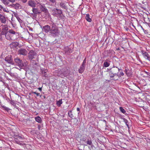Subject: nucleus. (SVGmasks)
<instances>
[{
    "mask_svg": "<svg viewBox=\"0 0 150 150\" xmlns=\"http://www.w3.org/2000/svg\"><path fill=\"white\" fill-rule=\"evenodd\" d=\"M107 71L108 72L109 75L111 78H113L115 77L120 76L118 75L119 71L118 68L117 67H113Z\"/></svg>",
    "mask_w": 150,
    "mask_h": 150,
    "instance_id": "1",
    "label": "nucleus"
},
{
    "mask_svg": "<svg viewBox=\"0 0 150 150\" xmlns=\"http://www.w3.org/2000/svg\"><path fill=\"white\" fill-rule=\"evenodd\" d=\"M51 28L50 31L51 35L54 37L58 36L59 33V31L56 25L54 23H52L51 25Z\"/></svg>",
    "mask_w": 150,
    "mask_h": 150,
    "instance_id": "2",
    "label": "nucleus"
},
{
    "mask_svg": "<svg viewBox=\"0 0 150 150\" xmlns=\"http://www.w3.org/2000/svg\"><path fill=\"white\" fill-rule=\"evenodd\" d=\"M14 60L16 64L18 66L21 68L23 67H26L27 65L26 63L24 64L22 60L18 57H16Z\"/></svg>",
    "mask_w": 150,
    "mask_h": 150,
    "instance_id": "3",
    "label": "nucleus"
},
{
    "mask_svg": "<svg viewBox=\"0 0 150 150\" xmlns=\"http://www.w3.org/2000/svg\"><path fill=\"white\" fill-rule=\"evenodd\" d=\"M14 140L16 142L20 144H21L20 143L21 142H22L24 139L23 136H20L18 135H14Z\"/></svg>",
    "mask_w": 150,
    "mask_h": 150,
    "instance_id": "4",
    "label": "nucleus"
},
{
    "mask_svg": "<svg viewBox=\"0 0 150 150\" xmlns=\"http://www.w3.org/2000/svg\"><path fill=\"white\" fill-rule=\"evenodd\" d=\"M28 57L30 60H32L34 58H35L37 57L36 53L33 50H31L28 54Z\"/></svg>",
    "mask_w": 150,
    "mask_h": 150,
    "instance_id": "5",
    "label": "nucleus"
},
{
    "mask_svg": "<svg viewBox=\"0 0 150 150\" xmlns=\"http://www.w3.org/2000/svg\"><path fill=\"white\" fill-rule=\"evenodd\" d=\"M1 26H2V28L0 34L1 35H5V34L8 33V26L6 25H1Z\"/></svg>",
    "mask_w": 150,
    "mask_h": 150,
    "instance_id": "6",
    "label": "nucleus"
},
{
    "mask_svg": "<svg viewBox=\"0 0 150 150\" xmlns=\"http://www.w3.org/2000/svg\"><path fill=\"white\" fill-rule=\"evenodd\" d=\"M52 15L55 16H56L57 15H60L62 13V12L61 10L58 9L54 8L52 10Z\"/></svg>",
    "mask_w": 150,
    "mask_h": 150,
    "instance_id": "7",
    "label": "nucleus"
},
{
    "mask_svg": "<svg viewBox=\"0 0 150 150\" xmlns=\"http://www.w3.org/2000/svg\"><path fill=\"white\" fill-rule=\"evenodd\" d=\"M4 59L5 61L8 63L12 64H14L12 58V56L11 55H8Z\"/></svg>",
    "mask_w": 150,
    "mask_h": 150,
    "instance_id": "8",
    "label": "nucleus"
},
{
    "mask_svg": "<svg viewBox=\"0 0 150 150\" xmlns=\"http://www.w3.org/2000/svg\"><path fill=\"white\" fill-rule=\"evenodd\" d=\"M142 54L144 57L145 59L150 61V53H149L148 52L144 51H142Z\"/></svg>",
    "mask_w": 150,
    "mask_h": 150,
    "instance_id": "9",
    "label": "nucleus"
},
{
    "mask_svg": "<svg viewBox=\"0 0 150 150\" xmlns=\"http://www.w3.org/2000/svg\"><path fill=\"white\" fill-rule=\"evenodd\" d=\"M28 5L33 8L35 7L36 5V3L35 1L33 0H30L28 3Z\"/></svg>",
    "mask_w": 150,
    "mask_h": 150,
    "instance_id": "10",
    "label": "nucleus"
},
{
    "mask_svg": "<svg viewBox=\"0 0 150 150\" xmlns=\"http://www.w3.org/2000/svg\"><path fill=\"white\" fill-rule=\"evenodd\" d=\"M51 28L50 26L48 25H46L43 27L42 30L43 32L47 33L50 31Z\"/></svg>",
    "mask_w": 150,
    "mask_h": 150,
    "instance_id": "11",
    "label": "nucleus"
},
{
    "mask_svg": "<svg viewBox=\"0 0 150 150\" xmlns=\"http://www.w3.org/2000/svg\"><path fill=\"white\" fill-rule=\"evenodd\" d=\"M18 53L20 55H26L27 53V50L24 49H21L18 51Z\"/></svg>",
    "mask_w": 150,
    "mask_h": 150,
    "instance_id": "12",
    "label": "nucleus"
},
{
    "mask_svg": "<svg viewBox=\"0 0 150 150\" xmlns=\"http://www.w3.org/2000/svg\"><path fill=\"white\" fill-rule=\"evenodd\" d=\"M32 11L33 13L31 14L32 15H34L35 16L37 14H39L40 13V12L39 11L37 8H33Z\"/></svg>",
    "mask_w": 150,
    "mask_h": 150,
    "instance_id": "13",
    "label": "nucleus"
},
{
    "mask_svg": "<svg viewBox=\"0 0 150 150\" xmlns=\"http://www.w3.org/2000/svg\"><path fill=\"white\" fill-rule=\"evenodd\" d=\"M0 21L1 23L4 24H5L6 22V20L5 17L1 14H0Z\"/></svg>",
    "mask_w": 150,
    "mask_h": 150,
    "instance_id": "14",
    "label": "nucleus"
},
{
    "mask_svg": "<svg viewBox=\"0 0 150 150\" xmlns=\"http://www.w3.org/2000/svg\"><path fill=\"white\" fill-rule=\"evenodd\" d=\"M78 120L76 118H74L71 122V124L74 126H75L78 124Z\"/></svg>",
    "mask_w": 150,
    "mask_h": 150,
    "instance_id": "15",
    "label": "nucleus"
},
{
    "mask_svg": "<svg viewBox=\"0 0 150 150\" xmlns=\"http://www.w3.org/2000/svg\"><path fill=\"white\" fill-rule=\"evenodd\" d=\"M40 10L42 12H45V13H47V9L46 8L45 6L41 5L40 6Z\"/></svg>",
    "mask_w": 150,
    "mask_h": 150,
    "instance_id": "16",
    "label": "nucleus"
},
{
    "mask_svg": "<svg viewBox=\"0 0 150 150\" xmlns=\"http://www.w3.org/2000/svg\"><path fill=\"white\" fill-rule=\"evenodd\" d=\"M19 45V43L17 42H13L10 44L11 47L15 48L17 47Z\"/></svg>",
    "mask_w": 150,
    "mask_h": 150,
    "instance_id": "17",
    "label": "nucleus"
},
{
    "mask_svg": "<svg viewBox=\"0 0 150 150\" xmlns=\"http://www.w3.org/2000/svg\"><path fill=\"white\" fill-rule=\"evenodd\" d=\"M21 6L18 3H14V8L15 9H20L21 8Z\"/></svg>",
    "mask_w": 150,
    "mask_h": 150,
    "instance_id": "18",
    "label": "nucleus"
},
{
    "mask_svg": "<svg viewBox=\"0 0 150 150\" xmlns=\"http://www.w3.org/2000/svg\"><path fill=\"white\" fill-rule=\"evenodd\" d=\"M59 5L61 8L64 9H67V7L65 3L64 2L59 3Z\"/></svg>",
    "mask_w": 150,
    "mask_h": 150,
    "instance_id": "19",
    "label": "nucleus"
},
{
    "mask_svg": "<svg viewBox=\"0 0 150 150\" xmlns=\"http://www.w3.org/2000/svg\"><path fill=\"white\" fill-rule=\"evenodd\" d=\"M85 66L81 65L79 69V72L80 73H82L84 70Z\"/></svg>",
    "mask_w": 150,
    "mask_h": 150,
    "instance_id": "20",
    "label": "nucleus"
},
{
    "mask_svg": "<svg viewBox=\"0 0 150 150\" xmlns=\"http://www.w3.org/2000/svg\"><path fill=\"white\" fill-rule=\"evenodd\" d=\"M85 18L88 21L91 22V19L90 17L88 14L86 15Z\"/></svg>",
    "mask_w": 150,
    "mask_h": 150,
    "instance_id": "21",
    "label": "nucleus"
},
{
    "mask_svg": "<svg viewBox=\"0 0 150 150\" xmlns=\"http://www.w3.org/2000/svg\"><path fill=\"white\" fill-rule=\"evenodd\" d=\"M1 1L5 5L8 6L9 3L7 0H1Z\"/></svg>",
    "mask_w": 150,
    "mask_h": 150,
    "instance_id": "22",
    "label": "nucleus"
},
{
    "mask_svg": "<svg viewBox=\"0 0 150 150\" xmlns=\"http://www.w3.org/2000/svg\"><path fill=\"white\" fill-rule=\"evenodd\" d=\"M65 51L66 52L68 53H71L72 52V50L68 47L66 48Z\"/></svg>",
    "mask_w": 150,
    "mask_h": 150,
    "instance_id": "23",
    "label": "nucleus"
},
{
    "mask_svg": "<svg viewBox=\"0 0 150 150\" xmlns=\"http://www.w3.org/2000/svg\"><path fill=\"white\" fill-rule=\"evenodd\" d=\"M5 35L6 38L7 39L9 40H10L12 39L11 36L8 33H6V34H5Z\"/></svg>",
    "mask_w": 150,
    "mask_h": 150,
    "instance_id": "24",
    "label": "nucleus"
},
{
    "mask_svg": "<svg viewBox=\"0 0 150 150\" xmlns=\"http://www.w3.org/2000/svg\"><path fill=\"white\" fill-rule=\"evenodd\" d=\"M35 120L38 122L40 123L41 121V118L39 116H37L35 117Z\"/></svg>",
    "mask_w": 150,
    "mask_h": 150,
    "instance_id": "25",
    "label": "nucleus"
},
{
    "mask_svg": "<svg viewBox=\"0 0 150 150\" xmlns=\"http://www.w3.org/2000/svg\"><path fill=\"white\" fill-rule=\"evenodd\" d=\"M110 65V63L108 62L105 61L103 64L104 67H107L109 66Z\"/></svg>",
    "mask_w": 150,
    "mask_h": 150,
    "instance_id": "26",
    "label": "nucleus"
},
{
    "mask_svg": "<svg viewBox=\"0 0 150 150\" xmlns=\"http://www.w3.org/2000/svg\"><path fill=\"white\" fill-rule=\"evenodd\" d=\"M62 103V99H60L59 101H57V104L58 106L60 107L61 104Z\"/></svg>",
    "mask_w": 150,
    "mask_h": 150,
    "instance_id": "27",
    "label": "nucleus"
},
{
    "mask_svg": "<svg viewBox=\"0 0 150 150\" xmlns=\"http://www.w3.org/2000/svg\"><path fill=\"white\" fill-rule=\"evenodd\" d=\"M9 33L12 35H15L16 34V32L14 31L13 30H9L8 31Z\"/></svg>",
    "mask_w": 150,
    "mask_h": 150,
    "instance_id": "28",
    "label": "nucleus"
},
{
    "mask_svg": "<svg viewBox=\"0 0 150 150\" xmlns=\"http://www.w3.org/2000/svg\"><path fill=\"white\" fill-rule=\"evenodd\" d=\"M123 120H124V122L125 123L128 129H129V124H128V122L127 120L125 118H124Z\"/></svg>",
    "mask_w": 150,
    "mask_h": 150,
    "instance_id": "29",
    "label": "nucleus"
},
{
    "mask_svg": "<svg viewBox=\"0 0 150 150\" xmlns=\"http://www.w3.org/2000/svg\"><path fill=\"white\" fill-rule=\"evenodd\" d=\"M68 115H69V116L70 117H71V118H72L73 117V115L72 114V111L71 110H70V111H69L68 112Z\"/></svg>",
    "mask_w": 150,
    "mask_h": 150,
    "instance_id": "30",
    "label": "nucleus"
},
{
    "mask_svg": "<svg viewBox=\"0 0 150 150\" xmlns=\"http://www.w3.org/2000/svg\"><path fill=\"white\" fill-rule=\"evenodd\" d=\"M120 111L123 113L125 114V110L122 108V107H120Z\"/></svg>",
    "mask_w": 150,
    "mask_h": 150,
    "instance_id": "31",
    "label": "nucleus"
},
{
    "mask_svg": "<svg viewBox=\"0 0 150 150\" xmlns=\"http://www.w3.org/2000/svg\"><path fill=\"white\" fill-rule=\"evenodd\" d=\"M10 103L14 106H15L16 105V103H15L14 101L11 100L10 101Z\"/></svg>",
    "mask_w": 150,
    "mask_h": 150,
    "instance_id": "32",
    "label": "nucleus"
},
{
    "mask_svg": "<svg viewBox=\"0 0 150 150\" xmlns=\"http://www.w3.org/2000/svg\"><path fill=\"white\" fill-rule=\"evenodd\" d=\"M8 6H9L10 7H12L14 8V3H12L11 4H9V5H8Z\"/></svg>",
    "mask_w": 150,
    "mask_h": 150,
    "instance_id": "33",
    "label": "nucleus"
},
{
    "mask_svg": "<svg viewBox=\"0 0 150 150\" xmlns=\"http://www.w3.org/2000/svg\"><path fill=\"white\" fill-rule=\"evenodd\" d=\"M87 144L91 145V144L92 143V142L91 140H88V141L87 142Z\"/></svg>",
    "mask_w": 150,
    "mask_h": 150,
    "instance_id": "34",
    "label": "nucleus"
},
{
    "mask_svg": "<svg viewBox=\"0 0 150 150\" xmlns=\"http://www.w3.org/2000/svg\"><path fill=\"white\" fill-rule=\"evenodd\" d=\"M17 19L20 23H22V20L19 17H17Z\"/></svg>",
    "mask_w": 150,
    "mask_h": 150,
    "instance_id": "35",
    "label": "nucleus"
},
{
    "mask_svg": "<svg viewBox=\"0 0 150 150\" xmlns=\"http://www.w3.org/2000/svg\"><path fill=\"white\" fill-rule=\"evenodd\" d=\"M2 9L4 11L6 12L7 13L9 12V11L7 10L6 8L3 7Z\"/></svg>",
    "mask_w": 150,
    "mask_h": 150,
    "instance_id": "36",
    "label": "nucleus"
},
{
    "mask_svg": "<svg viewBox=\"0 0 150 150\" xmlns=\"http://www.w3.org/2000/svg\"><path fill=\"white\" fill-rule=\"evenodd\" d=\"M124 75V74L122 72H120V74H118V75H120V76H117V77L119 78V77H121V76H123Z\"/></svg>",
    "mask_w": 150,
    "mask_h": 150,
    "instance_id": "37",
    "label": "nucleus"
},
{
    "mask_svg": "<svg viewBox=\"0 0 150 150\" xmlns=\"http://www.w3.org/2000/svg\"><path fill=\"white\" fill-rule=\"evenodd\" d=\"M86 62V59H85L84 60H83V62L82 64L81 65L85 66V64Z\"/></svg>",
    "mask_w": 150,
    "mask_h": 150,
    "instance_id": "38",
    "label": "nucleus"
},
{
    "mask_svg": "<svg viewBox=\"0 0 150 150\" xmlns=\"http://www.w3.org/2000/svg\"><path fill=\"white\" fill-rule=\"evenodd\" d=\"M33 93L36 94L37 96H39L40 95V93H36L35 92H33Z\"/></svg>",
    "mask_w": 150,
    "mask_h": 150,
    "instance_id": "39",
    "label": "nucleus"
},
{
    "mask_svg": "<svg viewBox=\"0 0 150 150\" xmlns=\"http://www.w3.org/2000/svg\"><path fill=\"white\" fill-rule=\"evenodd\" d=\"M27 0H21V1L23 3H26L27 1Z\"/></svg>",
    "mask_w": 150,
    "mask_h": 150,
    "instance_id": "40",
    "label": "nucleus"
},
{
    "mask_svg": "<svg viewBox=\"0 0 150 150\" xmlns=\"http://www.w3.org/2000/svg\"><path fill=\"white\" fill-rule=\"evenodd\" d=\"M14 14L16 18H17V17H19L18 16V14L17 13H15Z\"/></svg>",
    "mask_w": 150,
    "mask_h": 150,
    "instance_id": "41",
    "label": "nucleus"
},
{
    "mask_svg": "<svg viewBox=\"0 0 150 150\" xmlns=\"http://www.w3.org/2000/svg\"><path fill=\"white\" fill-rule=\"evenodd\" d=\"M8 1L12 3H13L15 1V0H8Z\"/></svg>",
    "mask_w": 150,
    "mask_h": 150,
    "instance_id": "42",
    "label": "nucleus"
},
{
    "mask_svg": "<svg viewBox=\"0 0 150 150\" xmlns=\"http://www.w3.org/2000/svg\"><path fill=\"white\" fill-rule=\"evenodd\" d=\"M47 70H45L44 71V72H43V73H44V74H45V75H46V73L47 72Z\"/></svg>",
    "mask_w": 150,
    "mask_h": 150,
    "instance_id": "43",
    "label": "nucleus"
},
{
    "mask_svg": "<svg viewBox=\"0 0 150 150\" xmlns=\"http://www.w3.org/2000/svg\"><path fill=\"white\" fill-rule=\"evenodd\" d=\"M3 6L1 5H0V11L1 10V9L3 8Z\"/></svg>",
    "mask_w": 150,
    "mask_h": 150,
    "instance_id": "44",
    "label": "nucleus"
},
{
    "mask_svg": "<svg viewBox=\"0 0 150 150\" xmlns=\"http://www.w3.org/2000/svg\"><path fill=\"white\" fill-rule=\"evenodd\" d=\"M42 87H40V88H39L38 89L40 91H42Z\"/></svg>",
    "mask_w": 150,
    "mask_h": 150,
    "instance_id": "45",
    "label": "nucleus"
},
{
    "mask_svg": "<svg viewBox=\"0 0 150 150\" xmlns=\"http://www.w3.org/2000/svg\"><path fill=\"white\" fill-rule=\"evenodd\" d=\"M33 63H34L35 65H37V63H36V62H33Z\"/></svg>",
    "mask_w": 150,
    "mask_h": 150,
    "instance_id": "46",
    "label": "nucleus"
},
{
    "mask_svg": "<svg viewBox=\"0 0 150 150\" xmlns=\"http://www.w3.org/2000/svg\"><path fill=\"white\" fill-rule=\"evenodd\" d=\"M33 63H34L35 65H37V63H36V62H33Z\"/></svg>",
    "mask_w": 150,
    "mask_h": 150,
    "instance_id": "47",
    "label": "nucleus"
},
{
    "mask_svg": "<svg viewBox=\"0 0 150 150\" xmlns=\"http://www.w3.org/2000/svg\"><path fill=\"white\" fill-rule=\"evenodd\" d=\"M76 109L78 111H79L80 110V109L78 108H77Z\"/></svg>",
    "mask_w": 150,
    "mask_h": 150,
    "instance_id": "48",
    "label": "nucleus"
},
{
    "mask_svg": "<svg viewBox=\"0 0 150 150\" xmlns=\"http://www.w3.org/2000/svg\"><path fill=\"white\" fill-rule=\"evenodd\" d=\"M125 70V71H126V74L127 75H128L127 72V69H126Z\"/></svg>",
    "mask_w": 150,
    "mask_h": 150,
    "instance_id": "49",
    "label": "nucleus"
},
{
    "mask_svg": "<svg viewBox=\"0 0 150 150\" xmlns=\"http://www.w3.org/2000/svg\"><path fill=\"white\" fill-rule=\"evenodd\" d=\"M117 79H117V78H114V80H117Z\"/></svg>",
    "mask_w": 150,
    "mask_h": 150,
    "instance_id": "50",
    "label": "nucleus"
},
{
    "mask_svg": "<svg viewBox=\"0 0 150 150\" xmlns=\"http://www.w3.org/2000/svg\"><path fill=\"white\" fill-rule=\"evenodd\" d=\"M118 69H119V72L120 71V70H121V69H119L118 68Z\"/></svg>",
    "mask_w": 150,
    "mask_h": 150,
    "instance_id": "51",
    "label": "nucleus"
}]
</instances>
